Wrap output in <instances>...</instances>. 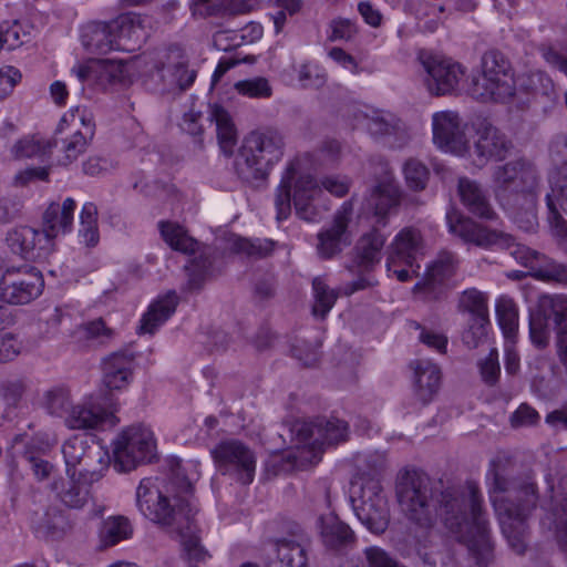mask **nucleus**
<instances>
[{
	"label": "nucleus",
	"instance_id": "f257e3e1",
	"mask_svg": "<svg viewBox=\"0 0 567 567\" xmlns=\"http://www.w3.org/2000/svg\"><path fill=\"white\" fill-rule=\"evenodd\" d=\"M171 485L178 492L173 497V503L158 488L153 487L150 480H143L136 491L138 509L146 518L162 525L167 533L179 539L188 567H198V564L206 561L208 554L200 546L197 536L194 520L196 509L188 497L193 486L181 473L179 464L177 468H173Z\"/></svg>",
	"mask_w": 567,
	"mask_h": 567
},
{
	"label": "nucleus",
	"instance_id": "f03ea898",
	"mask_svg": "<svg viewBox=\"0 0 567 567\" xmlns=\"http://www.w3.org/2000/svg\"><path fill=\"white\" fill-rule=\"evenodd\" d=\"M486 477L502 532L511 548L520 555L527 544V519L538 502L536 483L529 475L509 477L507 461L502 457L491 462Z\"/></svg>",
	"mask_w": 567,
	"mask_h": 567
},
{
	"label": "nucleus",
	"instance_id": "7ed1b4c3",
	"mask_svg": "<svg viewBox=\"0 0 567 567\" xmlns=\"http://www.w3.org/2000/svg\"><path fill=\"white\" fill-rule=\"evenodd\" d=\"M440 515L447 532L464 545L478 567L493 559V546L483 496L475 482L442 493Z\"/></svg>",
	"mask_w": 567,
	"mask_h": 567
},
{
	"label": "nucleus",
	"instance_id": "20e7f679",
	"mask_svg": "<svg viewBox=\"0 0 567 567\" xmlns=\"http://www.w3.org/2000/svg\"><path fill=\"white\" fill-rule=\"evenodd\" d=\"M496 198L506 206L518 226L530 230L537 225L536 205L539 173L525 158H517L494 167L492 174Z\"/></svg>",
	"mask_w": 567,
	"mask_h": 567
},
{
	"label": "nucleus",
	"instance_id": "39448f33",
	"mask_svg": "<svg viewBox=\"0 0 567 567\" xmlns=\"http://www.w3.org/2000/svg\"><path fill=\"white\" fill-rule=\"evenodd\" d=\"M284 150L285 137L278 130L265 127L250 132L235 159L238 176L246 182L266 178L270 167L281 159Z\"/></svg>",
	"mask_w": 567,
	"mask_h": 567
},
{
	"label": "nucleus",
	"instance_id": "423d86ee",
	"mask_svg": "<svg viewBox=\"0 0 567 567\" xmlns=\"http://www.w3.org/2000/svg\"><path fill=\"white\" fill-rule=\"evenodd\" d=\"M291 187H293L292 199L296 214L306 221H316L321 213L317 200L321 196L322 189L312 176L308 174L297 176L295 163L287 167L276 193L277 220H285L290 215Z\"/></svg>",
	"mask_w": 567,
	"mask_h": 567
},
{
	"label": "nucleus",
	"instance_id": "0eeeda50",
	"mask_svg": "<svg viewBox=\"0 0 567 567\" xmlns=\"http://www.w3.org/2000/svg\"><path fill=\"white\" fill-rule=\"evenodd\" d=\"M395 494L406 518L423 529L434 525L433 482L419 470L404 468L395 480Z\"/></svg>",
	"mask_w": 567,
	"mask_h": 567
},
{
	"label": "nucleus",
	"instance_id": "6e6552de",
	"mask_svg": "<svg viewBox=\"0 0 567 567\" xmlns=\"http://www.w3.org/2000/svg\"><path fill=\"white\" fill-rule=\"evenodd\" d=\"M556 332L560 362L567 369V297L543 296L537 309L529 313V338L537 348H545L550 331Z\"/></svg>",
	"mask_w": 567,
	"mask_h": 567
},
{
	"label": "nucleus",
	"instance_id": "1a4fd4ad",
	"mask_svg": "<svg viewBox=\"0 0 567 567\" xmlns=\"http://www.w3.org/2000/svg\"><path fill=\"white\" fill-rule=\"evenodd\" d=\"M515 80L511 63L498 51H488L482 58V73L472 76L466 89L476 101L505 102L515 94Z\"/></svg>",
	"mask_w": 567,
	"mask_h": 567
},
{
	"label": "nucleus",
	"instance_id": "9d476101",
	"mask_svg": "<svg viewBox=\"0 0 567 567\" xmlns=\"http://www.w3.org/2000/svg\"><path fill=\"white\" fill-rule=\"evenodd\" d=\"M159 230L163 239L172 249L184 254L199 251L185 266L187 271L185 289L190 292L200 290L205 281L214 274L215 250L208 246L199 249V243L189 236L183 226L176 223L161 221Z\"/></svg>",
	"mask_w": 567,
	"mask_h": 567
},
{
	"label": "nucleus",
	"instance_id": "9b49d317",
	"mask_svg": "<svg viewBox=\"0 0 567 567\" xmlns=\"http://www.w3.org/2000/svg\"><path fill=\"white\" fill-rule=\"evenodd\" d=\"M291 434L298 442V455L295 458L316 463L323 451V445L344 442L349 435L347 422L331 417L318 422L296 421Z\"/></svg>",
	"mask_w": 567,
	"mask_h": 567
},
{
	"label": "nucleus",
	"instance_id": "f8f14e48",
	"mask_svg": "<svg viewBox=\"0 0 567 567\" xmlns=\"http://www.w3.org/2000/svg\"><path fill=\"white\" fill-rule=\"evenodd\" d=\"M65 474L83 476L87 483L99 482L109 468L110 455L83 435H73L61 447Z\"/></svg>",
	"mask_w": 567,
	"mask_h": 567
},
{
	"label": "nucleus",
	"instance_id": "ddd939ff",
	"mask_svg": "<svg viewBox=\"0 0 567 567\" xmlns=\"http://www.w3.org/2000/svg\"><path fill=\"white\" fill-rule=\"evenodd\" d=\"M114 467L118 472H130L152 462L156 442L150 427L143 424L127 426L112 442Z\"/></svg>",
	"mask_w": 567,
	"mask_h": 567
},
{
	"label": "nucleus",
	"instance_id": "4468645a",
	"mask_svg": "<svg viewBox=\"0 0 567 567\" xmlns=\"http://www.w3.org/2000/svg\"><path fill=\"white\" fill-rule=\"evenodd\" d=\"M351 504L358 519L373 534H382L390 523L386 496L379 481L355 482L351 487Z\"/></svg>",
	"mask_w": 567,
	"mask_h": 567
},
{
	"label": "nucleus",
	"instance_id": "2eb2a0df",
	"mask_svg": "<svg viewBox=\"0 0 567 567\" xmlns=\"http://www.w3.org/2000/svg\"><path fill=\"white\" fill-rule=\"evenodd\" d=\"M0 282V302L11 306L32 302L41 296L44 288L42 274L28 265H6Z\"/></svg>",
	"mask_w": 567,
	"mask_h": 567
},
{
	"label": "nucleus",
	"instance_id": "dca6fc26",
	"mask_svg": "<svg viewBox=\"0 0 567 567\" xmlns=\"http://www.w3.org/2000/svg\"><path fill=\"white\" fill-rule=\"evenodd\" d=\"M212 453L221 474L231 476L243 485L252 482L256 458L252 451L243 442L237 440L223 441Z\"/></svg>",
	"mask_w": 567,
	"mask_h": 567
},
{
	"label": "nucleus",
	"instance_id": "f3484780",
	"mask_svg": "<svg viewBox=\"0 0 567 567\" xmlns=\"http://www.w3.org/2000/svg\"><path fill=\"white\" fill-rule=\"evenodd\" d=\"M111 399L102 395H90L73 404L65 416L64 424L71 430H93L105 424L115 425L117 419Z\"/></svg>",
	"mask_w": 567,
	"mask_h": 567
},
{
	"label": "nucleus",
	"instance_id": "a211bd4d",
	"mask_svg": "<svg viewBox=\"0 0 567 567\" xmlns=\"http://www.w3.org/2000/svg\"><path fill=\"white\" fill-rule=\"evenodd\" d=\"M420 61L426 72L424 82L431 94L440 96L457 92L464 76V69L460 63L433 54H421Z\"/></svg>",
	"mask_w": 567,
	"mask_h": 567
},
{
	"label": "nucleus",
	"instance_id": "6ab92c4d",
	"mask_svg": "<svg viewBox=\"0 0 567 567\" xmlns=\"http://www.w3.org/2000/svg\"><path fill=\"white\" fill-rule=\"evenodd\" d=\"M466 123L455 111L445 110L432 115L433 143L442 151L458 156L468 153V141L465 136Z\"/></svg>",
	"mask_w": 567,
	"mask_h": 567
},
{
	"label": "nucleus",
	"instance_id": "aec40b11",
	"mask_svg": "<svg viewBox=\"0 0 567 567\" xmlns=\"http://www.w3.org/2000/svg\"><path fill=\"white\" fill-rule=\"evenodd\" d=\"M361 124L372 138L388 144L391 148H402L411 140L406 124L388 111L375 110L365 113Z\"/></svg>",
	"mask_w": 567,
	"mask_h": 567
},
{
	"label": "nucleus",
	"instance_id": "412c9836",
	"mask_svg": "<svg viewBox=\"0 0 567 567\" xmlns=\"http://www.w3.org/2000/svg\"><path fill=\"white\" fill-rule=\"evenodd\" d=\"M352 214V202H344L334 214L332 223L318 233L316 251L321 259H332L351 245L348 226Z\"/></svg>",
	"mask_w": 567,
	"mask_h": 567
},
{
	"label": "nucleus",
	"instance_id": "4be33fe9",
	"mask_svg": "<svg viewBox=\"0 0 567 567\" xmlns=\"http://www.w3.org/2000/svg\"><path fill=\"white\" fill-rule=\"evenodd\" d=\"M71 76L78 82V90L84 93L85 87L105 91L122 82L124 68L112 60H93L79 63L71 69Z\"/></svg>",
	"mask_w": 567,
	"mask_h": 567
},
{
	"label": "nucleus",
	"instance_id": "5701e85b",
	"mask_svg": "<svg viewBox=\"0 0 567 567\" xmlns=\"http://www.w3.org/2000/svg\"><path fill=\"white\" fill-rule=\"evenodd\" d=\"M476 135L473 147L468 145V153L465 156H468L478 168L484 167L489 161H504L513 148L511 140L492 124H482Z\"/></svg>",
	"mask_w": 567,
	"mask_h": 567
},
{
	"label": "nucleus",
	"instance_id": "b1692460",
	"mask_svg": "<svg viewBox=\"0 0 567 567\" xmlns=\"http://www.w3.org/2000/svg\"><path fill=\"white\" fill-rule=\"evenodd\" d=\"M449 230L465 243L488 248L493 246H508L511 237L507 234L487 229L468 217H464L455 209L446 213Z\"/></svg>",
	"mask_w": 567,
	"mask_h": 567
},
{
	"label": "nucleus",
	"instance_id": "393cba45",
	"mask_svg": "<svg viewBox=\"0 0 567 567\" xmlns=\"http://www.w3.org/2000/svg\"><path fill=\"white\" fill-rule=\"evenodd\" d=\"M553 172L549 175L553 202L567 214V134H557L550 142Z\"/></svg>",
	"mask_w": 567,
	"mask_h": 567
},
{
	"label": "nucleus",
	"instance_id": "a878e982",
	"mask_svg": "<svg viewBox=\"0 0 567 567\" xmlns=\"http://www.w3.org/2000/svg\"><path fill=\"white\" fill-rule=\"evenodd\" d=\"M6 243L11 252L27 260L45 258L52 251L49 239L41 231L29 226L9 230Z\"/></svg>",
	"mask_w": 567,
	"mask_h": 567
},
{
	"label": "nucleus",
	"instance_id": "bb28decb",
	"mask_svg": "<svg viewBox=\"0 0 567 567\" xmlns=\"http://www.w3.org/2000/svg\"><path fill=\"white\" fill-rule=\"evenodd\" d=\"M83 476L65 474L50 484L54 498L70 509H82L91 499V485Z\"/></svg>",
	"mask_w": 567,
	"mask_h": 567
},
{
	"label": "nucleus",
	"instance_id": "cd10ccee",
	"mask_svg": "<svg viewBox=\"0 0 567 567\" xmlns=\"http://www.w3.org/2000/svg\"><path fill=\"white\" fill-rule=\"evenodd\" d=\"M413 372V391L415 396L427 404L439 392L441 385V369L429 359H415L409 364Z\"/></svg>",
	"mask_w": 567,
	"mask_h": 567
},
{
	"label": "nucleus",
	"instance_id": "c85d7f7f",
	"mask_svg": "<svg viewBox=\"0 0 567 567\" xmlns=\"http://www.w3.org/2000/svg\"><path fill=\"white\" fill-rule=\"evenodd\" d=\"M391 252L386 260V267L391 268L394 261H402L409 267L416 265L420 256L424 254V244L420 230L408 227L402 229L392 241Z\"/></svg>",
	"mask_w": 567,
	"mask_h": 567
},
{
	"label": "nucleus",
	"instance_id": "c756f323",
	"mask_svg": "<svg viewBox=\"0 0 567 567\" xmlns=\"http://www.w3.org/2000/svg\"><path fill=\"white\" fill-rule=\"evenodd\" d=\"M135 355L128 350L116 351L103 360V383L110 390H122L133 377Z\"/></svg>",
	"mask_w": 567,
	"mask_h": 567
},
{
	"label": "nucleus",
	"instance_id": "7c9ffc66",
	"mask_svg": "<svg viewBox=\"0 0 567 567\" xmlns=\"http://www.w3.org/2000/svg\"><path fill=\"white\" fill-rule=\"evenodd\" d=\"M317 526L321 542L328 550L341 553L354 544L353 530L333 514L320 516Z\"/></svg>",
	"mask_w": 567,
	"mask_h": 567
},
{
	"label": "nucleus",
	"instance_id": "2f4dec72",
	"mask_svg": "<svg viewBox=\"0 0 567 567\" xmlns=\"http://www.w3.org/2000/svg\"><path fill=\"white\" fill-rule=\"evenodd\" d=\"M75 200L68 197L63 203H52L43 214V230L41 234L49 239V247L53 250V239L72 229Z\"/></svg>",
	"mask_w": 567,
	"mask_h": 567
},
{
	"label": "nucleus",
	"instance_id": "473e14b6",
	"mask_svg": "<svg viewBox=\"0 0 567 567\" xmlns=\"http://www.w3.org/2000/svg\"><path fill=\"white\" fill-rule=\"evenodd\" d=\"M68 124V116H63L55 130L52 147H58L63 156L60 158V164L66 166L83 154L92 138L82 135L81 130H69L65 127Z\"/></svg>",
	"mask_w": 567,
	"mask_h": 567
},
{
	"label": "nucleus",
	"instance_id": "72a5a7b5",
	"mask_svg": "<svg viewBox=\"0 0 567 567\" xmlns=\"http://www.w3.org/2000/svg\"><path fill=\"white\" fill-rule=\"evenodd\" d=\"M81 41L90 53L105 54L120 48L111 21L87 22L81 29Z\"/></svg>",
	"mask_w": 567,
	"mask_h": 567
},
{
	"label": "nucleus",
	"instance_id": "f704fd0d",
	"mask_svg": "<svg viewBox=\"0 0 567 567\" xmlns=\"http://www.w3.org/2000/svg\"><path fill=\"white\" fill-rule=\"evenodd\" d=\"M116 40L120 42L118 50H134L147 38L145 20L136 13H124L111 21Z\"/></svg>",
	"mask_w": 567,
	"mask_h": 567
},
{
	"label": "nucleus",
	"instance_id": "c9c22d12",
	"mask_svg": "<svg viewBox=\"0 0 567 567\" xmlns=\"http://www.w3.org/2000/svg\"><path fill=\"white\" fill-rule=\"evenodd\" d=\"M457 192L462 204L471 214L485 219H493L495 217V212L489 203L486 190L478 182L461 177L457 184Z\"/></svg>",
	"mask_w": 567,
	"mask_h": 567
},
{
	"label": "nucleus",
	"instance_id": "e433bc0d",
	"mask_svg": "<svg viewBox=\"0 0 567 567\" xmlns=\"http://www.w3.org/2000/svg\"><path fill=\"white\" fill-rule=\"evenodd\" d=\"M402 199V189L393 177H385L375 185L368 199L369 208L374 215L385 217L396 210Z\"/></svg>",
	"mask_w": 567,
	"mask_h": 567
},
{
	"label": "nucleus",
	"instance_id": "4c0bfd02",
	"mask_svg": "<svg viewBox=\"0 0 567 567\" xmlns=\"http://www.w3.org/2000/svg\"><path fill=\"white\" fill-rule=\"evenodd\" d=\"M164 70H157L152 73V79L156 83V90L164 92L185 91L188 89L196 78V72L189 70L186 62L181 60L169 62L166 72L171 74V80L165 79Z\"/></svg>",
	"mask_w": 567,
	"mask_h": 567
},
{
	"label": "nucleus",
	"instance_id": "58836bf2",
	"mask_svg": "<svg viewBox=\"0 0 567 567\" xmlns=\"http://www.w3.org/2000/svg\"><path fill=\"white\" fill-rule=\"evenodd\" d=\"M178 298L174 291L154 300L141 319L138 331L153 334L176 310Z\"/></svg>",
	"mask_w": 567,
	"mask_h": 567
},
{
	"label": "nucleus",
	"instance_id": "ea45409f",
	"mask_svg": "<svg viewBox=\"0 0 567 567\" xmlns=\"http://www.w3.org/2000/svg\"><path fill=\"white\" fill-rule=\"evenodd\" d=\"M249 2H192L189 10L195 19L225 20L250 11Z\"/></svg>",
	"mask_w": 567,
	"mask_h": 567
},
{
	"label": "nucleus",
	"instance_id": "a19ab883",
	"mask_svg": "<svg viewBox=\"0 0 567 567\" xmlns=\"http://www.w3.org/2000/svg\"><path fill=\"white\" fill-rule=\"evenodd\" d=\"M457 259L449 251L441 252L437 258L426 268L421 282L415 285L416 289L434 291L436 286L450 278L456 268Z\"/></svg>",
	"mask_w": 567,
	"mask_h": 567
},
{
	"label": "nucleus",
	"instance_id": "79ce46f5",
	"mask_svg": "<svg viewBox=\"0 0 567 567\" xmlns=\"http://www.w3.org/2000/svg\"><path fill=\"white\" fill-rule=\"evenodd\" d=\"M385 244V236L373 229L364 234L357 244L358 264L365 270H370L381 260V252Z\"/></svg>",
	"mask_w": 567,
	"mask_h": 567
},
{
	"label": "nucleus",
	"instance_id": "37998d69",
	"mask_svg": "<svg viewBox=\"0 0 567 567\" xmlns=\"http://www.w3.org/2000/svg\"><path fill=\"white\" fill-rule=\"evenodd\" d=\"M209 117L216 124L218 143L225 154H231L237 142V131L230 114L218 104L209 105Z\"/></svg>",
	"mask_w": 567,
	"mask_h": 567
},
{
	"label": "nucleus",
	"instance_id": "c03bdc74",
	"mask_svg": "<svg viewBox=\"0 0 567 567\" xmlns=\"http://www.w3.org/2000/svg\"><path fill=\"white\" fill-rule=\"evenodd\" d=\"M496 318L507 343H516L518 333V310L515 302L501 297L496 302Z\"/></svg>",
	"mask_w": 567,
	"mask_h": 567
},
{
	"label": "nucleus",
	"instance_id": "a18cd8bd",
	"mask_svg": "<svg viewBox=\"0 0 567 567\" xmlns=\"http://www.w3.org/2000/svg\"><path fill=\"white\" fill-rule=\"evenodd\" d=\"M40 405L48 414L65 420L73 406L71 393L64 386L50 388L42 393Z\"/></svg>",
	"mask_w": 567,
	"mask_h": 567
},
{
	"label": "nucleus",
	"instance_id": "49530a36",
	"mask_svg": "<svg viewBox=\"0 0 567 567\" xmlns=\"http://www.w3.org/2000/svg\"><path fill=\"white\" fill-rule=\"evenodd\" d=\"M52 143L34 136H25L17 141L11 147L16 159L42 158L50 154Z\"/></svg>",
	"mask_w": 567,
	"mask_h": 567
},
{
	"label": "nucleus",
	"instance_id": "de8ad7c7",
	"mask_svg": "<svg viewBox=\"0 0 567 567\" xmlns=\"http://www.w3.org/2000/svg\"><path fill=\"white\" fill-rule=\"evenodd\" d=\"M313 298L312 315L324 319L338 299V292L331 289L322 277L312 280Z\"/></svg>",
	"mask_w": 567,
	"mask_h": 567
},
{
	"label": "nucleus",
	"instance_id": "09e8293b",
	"mask_svg": "<svg viewBox=\"0 0 567 567\" xmlns=\"http://www.w3.org/2000/svg\"><path fill=\"white\" fill-rule=\"evenodd\" d=\"M133 528L124 516H112L104 520L101 529V540L105 546H114L131 537Z\"/></svg>",
	"mask_w": 567,
	"mask_h": 567
},
{
	"label": "nucleus",
	"instance_id": "8fccbe9b",
	"mask_svg": "<svg viewBox=\"0 0 567 567\" xmlns=\"http://www.w3.org/2000/svg\"><path fill=\"white\" fill-rule=\"evenodd\" d=\"M80 338L89 346H105L115 337L114 329L106 326L102 318L83 323L78 330Z\"/></svg>",
	"mask_w": 567,
	"mask_h": 567
},
{
	"label": "nucleus",
	"instance_id": "3c124183",
	"mask_svg": "<svg viewBox=\"0 0 567 567\" xmlns=\"http://www.w3.org/2000/svg\"><path fill=\"white\" fill-rule=\"evenodd\" d=\"M487 295L477 290L476 288H470L464 290L458 298V310L467 312L471 318H489Z\"/></svg>",
	"mask_w": 567,
	"mask_h": 567
},
{
	"label": "nucleus",
	"instance_id": "603ef678",
	"mask_svg": "<svg viewBox=\"0 0 567 567\" xmlns=\"http://www.w3.org/2000/svg\"><path fill=\"white\" fill-rule=\"evenodd\" d=\"M402 173L406 186L414 192L424 190L430 179V171L427 166L417 158H408L403 166Z\"/></svg>",
	"mask_w": 567,
	"mask_h": 567
},
{
	"label": "nucleus",
	"instance_id": "864d4df0",
	"mask_svg": "<svg viewBox=\"0 0 567 567\" xmlns=\"http://www.w3.org/2000/svg\"><path fill=\"white\" fill-rule=\"evenodd\" d=\"M80 237L86 246L99 243L97 208L93 203H85L80 215Z\"/></svg>",
	"mask_w": 567,
	"mask_h": 567
},
{
	"label": "nucleus",
	"instance_id": "5fc2aeb1",
	"mask_svg": "<svg viewBox=\"0 0 567 567\" xmlns=\"http://www.w3.org/2000/svg\"><path fill=\"white\" fill-rule=\"evenodd\" d=\"M80 237L86 246L99 243L97 208L93 203H85L80 215Z\"/></svg>",
	"mask_w": 567,
	"mask_h": 567
},
{
	"label": "nucleus",
	"instance_id": "6e6d98bb",
	"mask_svg": "<svg viewBox=\"0 0 567 567\" xmlns=\"http://www.w3.org/2000/svg\"><path fill=\"white\" fill-rule=\"evenodd\" d=\"M547 221L557 246L567 254V220L561 216L559 208L553 202V196L546 197Z\"/></svg>",
	"mask_w": 567,
	"mask_h": 567
},
{
	"label": "nucleus",
	"instance_id": "4d7b16f0",
	"mask_svg": "<svg viewBox=\"0 0 567 567\" xmlns=\"http://www.w3.org/2000/svg\"><path fill=\"white\" fill-rule=\"evenodd\" d=\"M233 249L236 252L244 254L251 258H262L268 256L274 248V241L269 239H248L237 237L233 240Z\"/></svg>",
	"mask_w": 567,
	"mask_h": 567
},
{
	"label": "nucleus",
	"instance_id": "13d9d810",
	"mask_svg": "<svg viewBox=\"0 0 567 567\" xmlns=\"http://www.w3.org/2000/svg\"><path fill=\"white\" fill-rule=\"evenodd\" d=\"M416 17L423 22L422 28L430 32L436 30L439 23L443 21L445 8L440 2H416Z\"/></svg>",
	"mask_w": 567,
	"mask_h": 567
},
{
	"label": "nucleus",
	"instance_id": "bf43d9fd",
	"mask_svg": "<svg viewBox=\"0 0 567 567\" xmlns=\"http://www.w3.org/2000/svg\"><path fill=\"white\" fill-rule=\"evenodd\" d=\"M550 509V516L555 526L556 537L563 550L567 551V496L563 499H555Z\"/></svg>",
	"mask_w": 567,
	"mask_h": 567
},
{
	"label": "nucleus",
	"instance_id": "052dcab7",
	"mask_svg": "<svg viewBox=\"0 0 567 567\" xmlns=\"http://www.w3.org/2000/svg\"><path fill=\"white\" fill-rule=\"evenodd\" d=\"M489 318H470L467 328L462 333V342L468 349L478 348L487 337Z\"/></svg>",
	"mask_w": 567,
	"mask_h": 567
},
{
	"label": "nucleus",
	"instance_id": "680f3d73",
	"mask_svg": "<svg viewBox=\"0 0 567 567\" xmlns=\"http://www.w3.org/2000/svg\"><path fill=\"white\" fill-rule=\"evenodd\" d=\"M534 277L544 281H555L567 286V265L544 255Z\"/></svg>",
	"mask_w": 567,
	"mask_h": 567
},
{
	"label": "nucleus",
	"instance_id": "e2e57ef3",
	"mask_svg": "<svg viewBox=\"0 0 567 567\" xmlns=\"http://www.w3.org/2000/svg\"><path fill=\"white\" fill-rule=\"evenodd\" d=\"M235 90L250 99H268L272 95V89L265 78L241 80L234 84Z\"/></svg>",
	"mask_w": 567,
	"mask_h": 567
},
{
	"label": "nucleus",
	"instance_id": "0e129e2a",
	"mask_svg": "<svg viewBox=\"0 0 567 567\" xmlns=\"http://www.w3.org/2000/svg\"><path fill=\"white\" fill-rule=\"evenodd\" d=\"M511 237V244L508 246H498L502 249H508L511 256H513L518 262L529 268L535 275L544 255L539 254L536 250H533L524 245L516 244L514 238Z\"/></svg>",
	"mask_w": 567,
	"mask_h": 567
},
{
	"label": "nucleus",
	"instance_id": "69168bd1",
	"mask_svg": "<svg viewBox=\"0 0 567 567\" xmlns=\"http://www.w3.org/2000/svg\"><path fill=\"white\" fill-rule=\"evenodd\" d=\"M477 368L481 379L486 385H496L501 375V365L497 350L495 348L491 349L485 358L477 361Z\"/></svg>",
	"mask_w": 567,
	"mask_h": 567
},
{
	"label": "nucleus",
	"instance_id": "338daca9",
	"mask_svg": "<svg viewBox=\"0 0 567 567\" xmlns=\"http://www.w3.org/2000/svg\"><path fill=\"white\" fill-rule=\"evenodd\" d=\"M64 116H68L66 128L81 130L82 135L93 138L95 125L92 114L86 109L78 106Z\"/></svg>",
	"mask_w": 567,
	"mask_h": 567
},
{
	"label": "nucleus",
	"instance_id": "774afa93",
	"mask_svg": "<svg viewBox=\"0 0 567 567\" xmlns=\"http://www.w3.org/2000/svg\"><path fill=\"white\" fill-rule=\"evenodd\" d=\"M410 327L419 330V341L426 347L436 350L439 353H445L447 349V337L444 333L426 329L416 321H411Z\"/></svg>",
	"mask_w": 567,
	"mask_h": 567
}]
</instances>
